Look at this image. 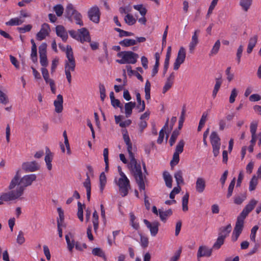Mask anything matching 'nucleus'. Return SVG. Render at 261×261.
<instances>
[{
  "label": "nucleus",
  "mask_w": 261,
  "mask_h": 261,
  "mask_svg": "<svg viewBox=\"0 0 261 261\" xmlns=\"http://www.w3.org/2000/svg\"><path fill=\"white\" fill-rule=\"evenodd\" d=\"M50 32V28L49 24L44 23L41 25L40 31L37 34L36 37L38 40H42L49 35Z\"/></svg>",
  "instance_id": "12"
},
{
  "label": "nucleus",
  "mask_w": 261,
  "mask_h": 261,
  "mask_svg": "<svg viewBox=\"0 0 261 261\" xmlns=\"http://www.w3.org/2000/svg\"><path fill=\"white\" fill-rule=\"evenodd\" d=\"M75 61H65V73L68 83H71V71L73 72L75 69Z\"/></svg>",
  "instance_id": "8"
},
{
  "label": "nucleus",
  "mask_w": 261,
  "mask_h": 261,
  "mask_svg": "<svg viewBox=\"0 0 261 261\" xmlns=\"http://www.w3.org/2000/svg\"><path fill=\"white\" fill-rule=\"evenodd\" d=\"M134 8L139 11L142 16H145L147 12V10L145 8L143 7L142 5H137L134 6Z\"/></svg>",
  "instance_id": "53"
},
{
  "label": "nucleus",
  "mask_w": 261,
  "mask_h": 261,
  "mask_svg": "<svg viewBox=\"0 0 261 261\" xmlns=\"http://www.w3.org/2000/svg\"><path fill=\"white\" fill-rule=\"evenodd\" d=\"M21 167L25 172H33L39 169V165L36 161L24 162Z\"/></svg>",
  "instance_id": "10"
},
{
  "label": "nucleus",
  "mask_w": 261,
  "mask_h": 261,
  "mask_svg": "<svg viewBox=\"0 0 261 261\" xmlns=\"http://www.w3.org/2000/svg\"><path fill=\"white\" fill-rule=\"evenodd\" d=\"M77 207L78 211L77 213V216L81 222L83 221L84 217H83V209L82 207V204L80 202H77Z\"/></svg>",
  "instance_id": "49"
},
{
  "label": "nucleus",
  "mask_w": 261,
  "mask_h": 261,
  "mask_svg": "<svg viewBox=\"0 0 261 261\" xmlns=\"http://www.w3.org/2000/svg\"><path fill=\"white\" fill-rule=\"evenodd\" d=\"M257 177L255 175H253L249 182V189L250 191L255 189L256 186L258 184Z\"/></svg>",
  "instance_id": "42"
},
{
  "label": "nucleus",
  "mask_w": 261,
  "mask_h": 261,
  "mask_svg": "<svg viewBox=\"0 0 261 261\" xmlns=\"http://www.w3.org/2000/svg\"><path fill=\"white\" fill-rule=\"evenodd\" d=\"M92 253L95 256L105 258L104 252L100 248H94L92 251Z\"/></svg>",
  "instance_id": "47"
},
{
  "label": "nucleus",
  "mask_w": 261,
  "mask_h": 261,
  "mask_svg": "<svg viewBox=\"0 0 261 261\" xmlns=\"http://www.w3.org/2000/svg\"><path fill=\"white\" fill-rule=\"evenodd\" d=\"M72 17L75 20L76 23L77 24H79L81 26L83 25L84 24L82 20V15L80 13L76 11V12L72 16Z\"/></svg>",
  "instance_id": "48"
},
{
  "label": "nucleus",
  "mask_w": 261,
  "mask_h": 261,
  "mask_svg": "<svg viewBox=\"0 0 261 261\" xmlns=\"http://www.w3.org/2000/svg\"><path fill=\"white\" fill-rule=\"evenodd\" d=\"M252 4V0H240L239 1V5L245 12H247L249 10Z\"/></svg>",
  "instance_id": "25"
},
{
  "label": "nucleus",
  "mask_w": 261,
  "mask_h": 261,
  "mask_svg": "<svg viewBox=\"0 0 261 261\" xmlns=\"http://www.w3.org/2000/svg\"><path fill=\"white\" fill-rule=\"evenodd\" d=\"M159 215L161 221L165 222L167 218L172 215V211L171 209H169L164 211L162 209H159Z\"/></svg>",
  "instance_id": "24"
},
{
  "label": "nucleus",
  "mask_w": 261,
  "mask_h": 261,
  "mask_svg": "<svg viewBox=\"0 0 261 261\" xmlns=\"http://www.w3.org/2000/svg\"><path fill=\"white\" fill-rule=\"evenodd\" d=\"M143 222L146 227L149 229L151 235L152 237H155L158 232L160 223L156 221L150 223L146 219H144Z\"/></svg>",
  "instance_id": "11"
},
{
  "label": "nucleus",
  "mask_w": 261,
  "mask_h": 261,
  "mask_svg": "<svg viewBox=\"0 0 261 261\" xmlns=\"http://www.w3.org/2000/svg\"><path fill=\"white\" fill-rule=\"evenodd\" d=\"M258 39L257 35H254L253 37L249 39L248 45L251 46V47H255L257 43Z\"/></svg>",
  "instance_id": "62"
},
{
  "label": "nucleus",
  "mask_w": 261,
  "mask_h": 261,
  "mask_svg": "<svg viewBox=\"0 0 261 261\" xmlns=\"http://www.w3.org/2000/svg\"><path fill=\"white\" fill-rule=\"evenodd\" d=\"M179 135V131L177 129H175L173 132L171 136V137L169 140V144L170 146H172L175 143L176 140Z\"/></svg>",
  "instance_id": "41"
},
{
  "label": "nucleus",
  "mask_w": 261,
  "mask_h": 261,
  "mask_svg": "<svg viewBox=\"0 0 261 261\" xmlns=\"http://www.w3.org/2000/svg\"><path fill=\"white\" fill-rule=\"evenodd\" d=\"M257 203V201L255 200L254 199H252L249 201L248 204H247L246 205V206L244 208V209L247 212L249 213L253 210V208H254V207L255 206V205H256Z\"/></svg>",
  "instance_id": "32"
},
{
  "label": "nucleus",
  "mask_w": 261,
  "mask_h": 261,
  "mask_svg": "<svg viewBox=\"0 0 261 261\" xmlns=\"http://www.w3.org/2000/svg\"><path fill=\"white\" fill-rule=\"evenodd\" d=\"M235 183H236V178L234 177L231 180V181L228 186L227 193L226 195V197L227 198H230L232 196V193H233V190L234 185H235Z\"/></svg>",
  "instance_id": "39"
},
{
  "label": "nucleus",
  "mask_w": 261,
  "mask_h": 261,
  "mask_svg": "<svg viewBox=\"0 0 261 261\" xmlns=\"http://www.w3.org/2000/svg\"><path fill=\"white\" fill-rule=\"evenodd\" d=\"M258 229V226L257 225L254 226L251 230L250 240L253 242H255V235L256 232Z\"/></svg>",
  "instance_id": "60"
},
{
  "label": "nucleus",
  "mask_w": 261,
  "mask_h": 261,
  "mask_svg": "<svg viewBox=\"0 0 261 261\" xmlns=\"http://www.w3.org/2000/svg\"><path fill=\"white\" fill-rule=\"evenodd\" d=\"M136 105V102L132 101L126 103L125 104V113L126 117H129L132 115V110L135 107Z\"/></svg>",
  "instance_id": "23"
},
{
  "label": "nucleus",
  "mask_w": 261,
  "mask_h": 261,
  "mask_svg": "<svg viewBox=\"0 0 261 261\" xmlns=\"http://www.w3.org/2000/svg\"><path fill=\"white\" fill-rule=\"evenodd\" d=\"M24 22V20H22L18 17L11 18L9 21L5 23L7 26H14L19 25L21 24Z\"/></svg>",
  "instance_id": "28"
},
{
  "label": "nucleus",
  "mask_w": 261,
  "mask_h": 261,
  "mask_svg": "<svg viewBox=\"0 0 261 261\" xmlns=\"http://www.w3.org/2000/svg\"><path fill=\"white\" fill-rule=\"evenodd\" d=\"M220 138L216 132H213L210 136V141L213 148V153L214 156L216 157L219 154L220 149Z\"/></svg>",
  "instance_id": "5"
},
{
  "label": "nucleus",
  "mask_w": 261,
  "mask_h": 261,
  "mask_svg": "<svg viewBox=\"0 0 261 261\" xmlns=\"http://www.w3.org/2000/svg\"><path fill=\"white\" fill-rule=\"evenodd\" d=\"M9 102V98L7 95L0 90V103L7 105Z\"/></svg>",
  "instance_id": "55"
},
{
  "label": "nucleus",
  "mask_w": 261,
  "mask_h": 261,
  "mask_svg": "<svg viewBox=\"0 0 261 261\" xmlns=\"http://www.w3.org/2000/svg\"><path fill=\"white\" fill-rule=\"evenodd\" d=\"M65 240L67 244L68 249L70 252H72L74 246L76 250L79 251L83 250L79 243L78 242H75L71 233L69 232L68 234L65 236Z\"/></svg>",
  "instance_id": "6"
},
{
  "label": "nucleus",
  "mask_w": 261,
  "mask_h": 261,
  "mask_svg": "<svg viewBox=\"0 0 261 261\" xmlns=\"http://www.w3.org/2000/svg\"><path fill=\"white\" fill-rule=\"evenodd\" d=\"M37 46H32L31 57L34 63L37 62Z\"/></svg>",
  "instance_id": "50"
},
{
  "label": "nucleus",
  "mask_w": 261,
  "mask_h": 261,
  "mask_svg": "<svg viewBox=\"0 0 261 261\" xmlns=\"http://www.w3.org/2000/svg\"><path fill=\"white\" fill-rule=\"evenodd\" d=\"M132 171L139 190L140 191L145 190V180L146 179V177L145 175H143L141 166H138L135 168H133Z\"/></svg>",
  "instance_id": "3"
},
{
  "label": "nucleus",
  "mask_w": 261,
  "mask_h": 261,
  "mask_svg": "<svg viewBox=\"0 0 261 261\" xmlns=\"http://www.w3.org/2000/svg\"><path fill=\"white\" fill-rule=\"evenodd\" d=\"M184 145V141L183 140L179 141L176 146L175 151L174 152H177L179 154V153H181L183 151Z\"/></svg>",
  "instance_id": "51"
},
{
  "label": "nucleus",
  "mask_w": 261,
  "mask_h": 261,
  "mask_svg": "<svg viewBox=\"0 0 261 261\" xmlns=\"http://www.w3.org/2000/svg\"><path fill=\"white\" fill-rule=\"evenodd\" d=\"M47 44L42 43L39 47V55H46Z\"/></svg>",
  "instance_id": "58"
},
{
  "label": "nucleus",
  "mask_w": 261,
  "mask_h": 261,
  "mask_svg": "<svg viewBox=\"0 0 261 261\" xmlns=\"http://www.w3.org/2000/svg\"><path fill=\"white\" fill-rule=\"evenodd\" d=\"M199 32L200 30H197L194 32L192 36V40L189 44V51L191 54L193 53L194 49L198 43L197 33Z\"/></svg>",
  "instance_id": "17"
},
{
  "label": "nucleus",
  "mask_w": 261,
  "mask_h": 261,
  "mask_svg": "<svg viewBox=\"0 0 261 261\" xmlns=\"http://www.w3.org/2000/svg\"><path fill=\"white\" fill-rule=\"evenodd\" d=\"M119 43L122 46L128 47L136 45L137 44V41L134 39H124V40L120 41Z\"/></svg>",
  "instance_id": "29"
},
{
  "label": "nucleus",
  "mask_w": 261,
  "mask_h": 261,
  "mask_svg": "<svg viewBox=\"0 0 261 261\" xmlns=\"http://www.w3.org/2000/svg\"><path fill=\"white\" fill-rule=\"evenodd\" d=\"M220 47V41L219 40H218L215 43L213 46L211 53L209 55L210 56H212L214 55H216L218 53Z\"/></svg>",
  "instance_id": "43"
},
{
  "label": "nucleus",
  "mask_w": 261,
  "mask_h": 261,
  "mask_svg": "<svg viewBox=\"0 0 261 261\" xmlns=\"http://www.w3.org/2000/svg\"><path fill=\"white\" fill-rule=\"evenodd\" d=\"M41 70L43 77L46 84H49L51 83V81H54L53 79H49V73L48 70L46 68H42Z\"/></svg>",
  "instance_id": "37"
},
{
  "label": "nucleus",
  "mask_w": 261,
  "mask_h": 261,
  "mask_svg": "<svg viewBox=\"0 0 261 261\" xmlns=\"http://www.w3.org/2000/svg\"><path fill=\"white\" fill-rule=\"evenodd\" d=\"M32 25L31 24H28L23 27L17 28V30L21 33H24L27 32H29L31 30Z\"/></svg>",
  "instance_id": "59"
},
{
  "label": "nucleus",
  "mask_w": 261,
  "mask_h": 261,
  "mask_svg": "<svg viewBox=\"0 0 261 261\" xmlns=\"http://www.w3.org/2000/svg\"><path fill=\"white\" fill-rule=\"evenodd\" d=\"M115 183L119 187L120 194L122 197L127 195L130 188L129 180L126 176L120 177L118 180L115 179Z\"/></svg>",
  "instance_id": "4"
},
{
  "label": "nucleus",
  "mask_w": 261,
  "mask_h": 261,
  "mask_svg": "<svg viewBox=\"0 0 261 261\" xmlns=\"http://www.w3.org/2000/svg\"><path fill=\"white\" fill-rule=\"evenodd\" d=\"M17 243L20 245L22 244L24 241L25 239L23 237V233L22 231L19 232L18 235L16 239Z\"/></svg>",
  "instance_id": "63"
},
{
  "label": "nucleus",
  "mask_w": 261,
  "mask_h": 261,
  "mask_svg": "<svg viewBox=\"0 0 261 261\" xmlns=\"http://www.w3.org/2000/svg\"><path fill=\"white\" fill-rule=\"evenodd\" d=\"M92 222L94 231H96L98 228V215L96 211H94L93 213Z\"/></svg>",
  "instance_id": "38"
},
{
  "label": "nucleus",
  "mask_w": 261,
  "mask_h": 261,
  "mask_svg": "<svg viewBox=\"0 0 261 261\" xmlns=\"http://www.w3.org/2000/svg\"><path fill=\"white\" fill-rule=\"evenodd\" d=\"M163 178L165 181L166 186L168 188H171L172 186V178L169 173L167 171H164L163 172Z\"/></svg>",
  "instance_id": "27"
},
{
  "label": "nucleus",
  "mask_w": 261,
  "mask_h": 261,
  "mask_svg": "<svg viewBox=\"0 0 261 261\" xmlns=\"http://www.w3.org/2000/svg\"><path fill=\"white\" fill-rule=\"evenodd\" d=\"M244 223L237 221L233 231V233L241 234L244 228Z\"/></svg>",
  "instance_id": "31"
},
{
  "label": "nucleus",
  "mask_w": 261,
  "mask_h": 261,
  "mask_svg": "<svg viewBox=\"0 0 261 261\" xmlns=\"http://www.w3.org/2000/svg\"><path fill=\"white\" fill-rule=\"evenodd\" d=\"M56 31L58 36L61 37L63 41H66L68 39V35L64 27L60 25H57L56 28Z\"/></svg>",
  "instance_id": "18"
},
{
  "label": "nucleus",
  "mask_w": 261,
  "mask_h": 261,
  "mask_svg": "<svg viewBox=\"0 0 261 261\" xmlns=\"http://www.w3.org/2000/svg\"><path fill=\"white\" fill-rule=\"evenodd\" d=\"M232 226L230 224H228L226 226L221 227L219 229V236H222L224 238H226L229 236V233L231 232Z\"/></svg>",
  "instance_id": "20"
},
{
  "label": "nucleus",
  "mask_w": 261,
  "mask_h": 261,
  "mask_svg": "<svg viewBox=\"0 0 261 261\" xmlns=\"http://www.w3.org/2000/svg\"><path fill=\"white\" fill-rule=\"evenodd\" d=\"M238 95V91L236 88H233L231 92L230 96L229 97V102L233 103L235 101V98Z\"/></svg>",
  "instance_id": "57"
},
{
  "label": "nucleus",
  "mask_w": 261,
  "mask_h": 261,
  "mask_svg": "<svg viewBox=\"0 0 261 261\" xmlns=\"http://www.w3.org/2000/svg\"><path fill=\"white\" fill-rule=\"evenodd\" d=\"M89 19L94 23H98L100 20V12L97 6L91 7L88 11Z\"/></svg>",
  "instance_id": "7"
},
{
  "label": "nucleus",
  "mask_w": 261,
  "mask_h": 261,
  "mask_svg": "<svg viewBox=\"0 0 261 261\" xmlns=\"http://www.w3.org/2000/svg\"><path fill=\"white\" fill-rule=\"evenodd\" d=\"M212 249H209L205 246H201L199 247L197 252V259L200 261L199 258L201 257H209L212 255Z\"/></svg>",
  "instance_id": "13"
},
{
  "label": "nucleus",
  "mask_w": 261,
  "mask_h": 261,
  "mask_svg": "<svg viewBox=\"0 0 261 261\" xmlns=\"http://www.w3.org/2000/svg\"><path fill=\"white\" fill-rule=\"evenodd\" d=\"M206 187L205 180L202 177H198L196 181L195 189L197 192L202 193Z\"/></svg>",
  "instance_id": "15"
},
{
  "label": "nucleus",
  "mask_w": 261,
  "mask_h": 261,
  "mask_svg": "<svg viewBox=\"0 0 261 261\" xmlns=\"http://www.w3.org/2000/svg\"><path fill=\"white\" fill-rule=\"evenodd\" d=\"M76 11V10L74 9L73 5L71 4H68L65 9V14L66 17H67L69 20L71 21L72 16Z\"/></svg>",
  "instance_id": "21"
},
{
  "label": "nucleus",
  "mask_w": 261,
  "mask_h": 261,
  "mask_svg": "<svg viewBox=\"0 0 261 261\" xmlns=\"http://www.w3.org/2000/svg\"><path fill=\"white\" fill-rule=\"evenodd\" d=\"M66 56L67 60L66 61H75L73 56V52L70 45H67L66 46Z\"/></svg>",
  "instance_id": "30"
},
{
  "label": "nucleus",
  "mask_w": 261,
  "mask_h": 261,
  "mask_svg": "<svg viewBox=\"0 0 261 261\" xmlns=\"http://www.w3.org/2000/svg\"><path fill=\"white\" fill-rule=\"evenodd\" d=\"M63 98L62 95H57V99L54 102V105L55 107V111L58 113H60L63 109Z\"/></svg>",
  "instance_id": "16"
},
{
  "label": "nucleus",
  "mask_w": 261,
  "mask_h": 261,
  "mask_svg": "<svg viewBox=\"0 0 261 261\" xmlns=\"http://www.w3.org/2000/svg\"><path fill=\"white\" fill-rule=\"evenodd\" d=\"M189 194L188 193H186L182 197V210L184 212H186L188 210V201H189Z\"/></svg>",
  "instance_id": "35"
},
{
  "label": "nucleus",
  "mask_w": 261,
  "mask_h": 261,
  "mask_svg": "<svg viewBox=\"0 0 261 261\" xmlns=\"http://www.w3.org/2000/svg\"><path fill=\"white\" fill-rule=\"evenodd\" d=\"M39 57L41 65L43 67H46L48 65L46 55H39Z\"/></svg>",
  "instance_id": "61"
},
{
  "label": "nucleus",
  "mask_w": 261,
  "mask_h": 261,
  "mask_svg": "<svg viewBox=\"0 0 261 261\" xmlns=\"http://www.w3.org/2000/svg\"><path fill=\"white\" fill-rule=\"evenodd\" d=\"M79 35H80L81 38H80V41L81 43H83L85 41L90 42L91 37L89 31L85 28H82L77 30Z\"/></svg>",
  "instance_id": "14"
},
{
  "label": "nucleus",
  "mask_w": 261,
  "mask_h": 261,
  "mask_svg": "<svg viewBox=\"0 0 261 261\" xmlns=\"http://www.w3.org/2000/svg\"><path fill=\"white\" fill-rule=\"evenodd\" d=\"M115 30L119 33V36L120 37H123L124 36H130L134 35V34L132 32H127L119 28H115Z\"/></svg>",
  "instance_id": "52"
},
{
  "label": "nucleus",
  "mask_w": 261,
  "mask_h": 261,
  "mask_svg": "<svg viewBox=\"0 0 261 261\" xmlns=\"http://www.w3.org/2000/svg\"><path fill=\"white\" fill-rule=\"evenodd\" d=\"M99 182H100V191L102 193L105 188V185L107 182L106 176L104 172L101 173L99 176Z\"/></svg>",
  "instance_id": "33"
},
{
  "label": "nucleus",
  "mask_w": 261,
  "mask_h": 261,
  "mask_svg": "<svg viewBox=\"0 0 261 261\" xmlns=\"http://www.w3.org/2000/svg\"><path fill=\"white\" fill-rule=\"evenodd\" d=\"M124 19L125 23L129 25H133L136 22L135 18L130 14H127Z\"/></svg>",
  "instance_id": "44"
},
{
  "label": "nucleus",
  "mask_w": 261,
  "mask_h": 261,
  "mask_svg": "<svg viewBox=\"0 0 261 261\" xmlns=\"http://www.w3.org/2000/svg\"><path fill=\"white\" fill-rule=\"evenodd\" d=\"M248 214L249 213L243 209L240 215L237 217V221L244 223V220Z\"/></svg>",
  "instance_id": "56"
},
{
  "label": "nucleus",
  "mask_w": 261,
  "mask_h": 261,
  "mask_svg": "<svg viewBox=\"0 0 261 261\" xmlns=\"http://www.w3.org/2000/svg\"><path fill=\"white\" fill-rule=\"evenodd\" d=\"M174 178H175L176 183L178 185L184 184V179L182 178V172L181 170H178L174 173Z\"/></svg>",
  "instance_id": "36"
},
{
  "label": "nucleus",
  "mask_w": 261,
  "mask_h": 261,
  "mask_svg": "<svg viewBox=\"0 0 261 261\" xmlns=\"http://www.w3.org/2000/svg\"><path fill=\"white\" fill-rule=\"evenodd\" d=\"M136 99L138 103L137 108L139 109V112L144 111L145 109V104L144 101L141 100V95L139 93L136 94Z\"/></svg>",
  "instance_id": "26"
},
{
  "label": "nucleus",
  "mask_w": 261,
  "mask_h": 261,
  "mask_svg": "<svg viewBox=\"0 0 261 261\" xmlns=\"http://www.w3.org/2000/svg\"><path fill=\"white\" fill-rule=\"evenodd\" d=\"M87 178L83 183L84 187L86 189L87 198L88 201L90 200L91 197V182L90 177L88 173L86 174Z\"/></svg>",
  "instance_id": "22"
},
{
  "label": "nucleus",
  "mask_w": 261,
  "mask_h": 261,
  "mask_svg": "<svg viewBox=\"0 0 261 261\" xmlns=\"http://www.w3.org/2000/svg\"><path fill=\"white\" fill-rule=\"evenodd\" d=\"M129 158L130 159L129 166L133 168H135L136 167H138V166H141L140 164H138L136 159L135 158V155L133 152H130L128 153Z\"/></svg>",
  "instance_id": "34"
},
{
  "label": "nucleus",
  "mask_w": 261,
  "mask_h": 261,
  "mask_svg": "<svg viewBox=\"0 0 261 261\" xmlns=\"http://www.w3.org/2000/svg\"><path fill=\"white\" fill-rule=\"evenodd\" d=\"M99 92L100 95V99L103 101L106 97V89L103 84L100 83L99 84Z\"/></svg>",
  "instance_id": "54"
},
{
  "label": "nucleus",
  "mask_w": 261,
  "mask_h": 261,
  "mask_svg": "<svg viewBox=\"0 0 261 261\" xmlns=\"http://www.w3.org/2000/svg\"><path fill=\"white\" fill-rule=\"evenodd\" d=\"M186 50L184 47H180L177 54V56L174 63L173 69L177 70L179 69L180 65L182 64L186 58Z\"/></svg>",
  "instance_id": "9"
},
{
  "label": "nucleus",
  "mask_w": 261,
  "mask_h": 261,
  "mask_svg": "<svg viewBox=\"0 0 261 261\" xmlns=\"http://www.w3.org/2000/svg\"><path fill=\"white\" fill-rule=\"evenodd\" d=\"M225 240V238H223L222 236H218V238L217 239V241L214 243L213 246V248L215 249H219L221 246L224 244Z\"/></svg>",
  "instance_id": "40"
},
{
  "label": "nucleus",
  "mask_w": 261,
  "mask_h": 261,
  "mask_svg": "<svg viewBox=\"0 0 261 261\" xmlns=\"http://www.w3.org/2000/svg\"><path fill=\"white\" fill-rule=\"evenodd\" d=\"M54 10L56 12L57 16H61L63 13L64 8L61 4H58L54 7Z\"/></svg>",
  "instance_id": "45"
},
{
  "label": "nucleus",
  "mask_w": 261,
  "mask_h": 261,
  "mask_svg": "<svg viewBox=\"0 0 261 261\" xmlns=\"http://www.w3.org/2000/svg\"><path fill=\"white\" fill-rule=\"evenodd\" d=\"M36 178L37 176L34 174L25 175L20 177L19 170L17 171L8 187V189L11 191L3 193L0 196V200L8 201L20 198L23 194L25 188L31 186L32 182L36 180Z\"/></svg>",
  "instance_id": "1"
},
{
  "label": "nucleus",
  "mask_w": 261,
  "mask_h": 261,
  "mask_svg": "<svg viewBox=\"0 0 261 261\" xmlns=\"http://www.w3.org/2000/svg\"><path fill=\"white\" fill-rule=\"evenodd\" d=\"M174 73L172 72L169 76L167 78L165 84L163 88V93L165 94L168 90H169L173 84L174 79Z\"/></svg>",
  "instance_id": "19"
},
{
  "label": "nucleus",
  "mask_w": 261,
  "mask_h": 261,
  "mask_svg": "<svg viewBox=\"0 0 261 261\" xmlns=\"http://www.w3.org/2000/svg\"><path fill=\"white\" fill-rule=\"evenodd\" d=\"M179 161V154L177 152H174L173 155V158L172 160L170 161V166L171 168H173L174 166L177 165Z\"/></svg>",
  "instance_id": "46"
},
{
  "label": "nucleus",
  "mask_w": 261,
  "mask_h": 261,
  "mask_svg": "<svg viewBox=\"0 0 261 261\" xmlns=\"http://www.w3.org/2000/svg\"><path fill=\"white\" fill-rule=\"evenodd\" d=\"M117 57L121 58V59L116 60V62L120 64H135L139 58L138 54L132 51H123L118 53Z\"/></svg>",
  "instance_id": "2"
},
{
  "label": "nucleus",
  "mask_w": 261,
  "mask_h": 261,
  "mask_svg": "<svg viewBox=\"0 0 261 261\" xmlns=\"http://www.w3.org/2000/svg\"><path fill=\"white\" fill-rule=\"evenodd\" d=\"M246 197L245 195H242V197L241 196H237L234 198V202L237 204H241L242 202L245 200Z\"/></svg>",
  "instance_id": "64"
}]
</instances>
